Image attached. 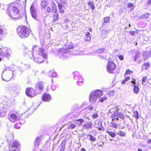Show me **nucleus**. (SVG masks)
<instances>
[{
  "mask_svg": "<svg viewBox=\"0 0 151 151\" xmlns=\"http://www.w3.org/2000/svg\"><path fill=\"white\" fill-rule=\"evenodd\" d=\"M54 14L53 16V20L54 21H56L58 20V14L57 12L53 13Z\"/></svg>",
  "mask_w": 151,
  "mask_h": 151,
  "instance_id": "obj_25",
  "label": "nucleus"
},
{
  "mask_svg": "<svg viewBox=\"0 0 151 151\" xmlns=\"http://www.w3.org/2000/svg\"><path fill=\"white\" fill-rule=\"evenodd\" d=\"M133 91L135 93L137 94L139 91V88L138 86L134 85L133 88Z\"/></svg>",
  "mask_w": 151,
  "mask_h": 151,
  "instance_id": "obj_26",
  "label": "nucleus"
},
{
  "mask_svg": "<svg viewBox=\"0 0 151 151\" xmlns=\"http://www.w3.org/2000/svg\"><path fill=\"white\" fill-rule=\"evenodd\" d=\"M131 83L134 84V86L135 85V84L136 83V82L135 81V80H134V81H131Z\"/></svg>",
  "mask_w": 151,
  "mask_h": 151,
  "instance_id": "obj_60",
  "label": "nucleus"
},
{
  "mask_svg": "<svg viewBox=\"0 0 151 151\" xmlns=\"http://www.w3.org/2000/svg\"><path fill=\"white\" fill-rule=\"evenodd\" d=\"M26 95L30 97H33L37 94L35 91L32 88H27L25 92Z\"/></svg>",
  "mask_w": 151,
  "mask_h": 151,
  "instance_id": "obj_9",
  "label": "nucleus"
},
{
  "mask_svg": "<svg viewBox=\"0 0 151 151\" xmlns=\"http://www.w3.org/2000/svg\"><path fill=\"white\" fill-rule=\"evenodd\" d=\"M11 51L10 49L5 47L2 51L1 52H0V55L2 56H5L8 57L10 55V53Z\"/></svg>",
  "mask_w": 151,
  "mask_h": 151,
  "instance_id": "obj_13",
  "label": "nucleus"
},
{
  "mask_svg": "<svg viewBox=\"0 0 151 151\" xmlns=\"http://www.w3.org/2000/svg\"><path fill=\"white\" fill-rule=\"evenodd\" d=\"M77 84L78 86H81L83 84V82L82 81H79L77 82Z\"/></svg>",
  "mask_w": 151,
  "mask_h": 151,
  "instance_id": "obj_45",
  "label": "nucleus"
},
{
  "mask_svg": "<svg viewBox=\"0 0 151 151\" xmlns=\"http://www.w3.org/2000/svg\"><path fill=\"white\" fill-rule=\"evenodd\" d=\"M51 8L50 7H47V12L48 13H49L50 12H51Z\"/></svg>",
  "mask_w": 151,
  "mask_h": 151,
  "instance_id": "obj_55",
  "label": "nucleus"
},
{
  "mask_svg": "<svg viewBox=\"0 0 151 151\" xmlns=\"http://www.w3.org/2000/svg\"><path fill=\"white\" fill-rule=\"evenodd\" d=\"M51 7L52 8V12L53 13L57 12L58 10L57 9V6L52 1L51 2Z\"/></svg>",
  "mask_w": 151,
  "mask_h": 151,
  "instance_id": "obj_19",
  "label": "nucleus"
},
{
  "mask_svg": "<svg viewBox=\"0 0 151 151\" xmlns=\"http://www.w3.org/2000/svg\"><path fill=\"white\" fill-rule=\"evenodd\" d=\"M144 59L146 60L147 58L151 56V49L148 51H146L143 53Z\"/></svg>",
  "mask_w": 151,
  "mask_h": 151,
  "instance_id": "obj_15",
  "label": "nucleus"
},
{
  "mask_svg": "<svg viewBox=\"0 0 151 151\" xmlns=\"http://www.w3.org/2000/svg\"><path fill=\"white\" fill-rule=\"evenodd\" d=\"M6 115V113L3 112L2 111L0 110V117H3Z\"/></svg>",
  "mask_w": 151,
  "mask_h": 151,
  "instance_id": "obj_40",
  "label": "nucleus"
},
{
  "mask_svg": "<svg viewBox=\"0 0 151 151\" xmlns=\"http://www.w3.org/2000/svg\"><path fill=\"white\" fill-rule=\"evenodd\" d=\"M132 72L130 71L128 69L127 70L126 72V74H130V73H132Z\"/></svg>",
  "mask_w": 151,
  "mask_h": 151,
  "instance_id": "obj_49",
  "label": "nucleus"
},
{
  "mask_svg": "<svg viewBox=\"0 0 151 151\" xmlns=\"http://www.w3.org/2000/svg\"><path fill=\"white\" fill-rule=\"evenodd\" d=\"M133 115L136 119H138L139 118V113L137 111H136L134 112Z\"/></svg>",
  "mask_w": 151,
  "mask_h": 151,
  "instance_id": "obj_35",
  "label": "nucleus"
},
{
  "mask_svg": "<svg viewBox=\"0 0 151 151\" xmlns=\"http://www.w3.org/2000/svg\"><path fill=\"white\" fill-rule=\"evenodd\" d=\"M148 4L150 5L151 4V0H148L147 1Z\"/></svg>",
  "mask_w": 151,
  "mask_h": 151,
  "instance_id": "obj_63",
  "label": "nucleus"
},
{
  "mask_svg": "<svg viewBox=\"0 0 151 151\" xmlns=\"http://www.w3.org/2000/svg\"><path fill=\"white\" fill-rule=\"evenodd\" d=\"M44 86V83L40 81L38 82L37 84L35 86V89L37 93H41L42 92V90Z\"/></svg>",
  "mask_w": 151,
  "mask_h": 151,
  "instance_id": "obj_11",
  "label": "nucleus"
},
{
  "mask_svg": "<svg viewBox=\"0 0 151 151\" xmlns=\"http://www.w3.org/2000/svg\"><path fill=\"white\" fill-rule=\"evenodd\" d=\"M81 151H86L85 149L83 148H82L81 149Z\"/></svg>",
  "mask_w": 151,
  "mask_h": 151,
  "instance_id": "obj_64",
  "label": "nucleus"
},
{
  "mask_svg": "<svg viewBox=\"0 0 151 151\" xmlns=\"http://www.w3.org/2000/svg\"><path fill=\"white\" fill-rule=\"evenodd\" d=\"M69 52V50L66 48H62L60 49L59 50V52L61 54L66 53L68 52Z\"/></svg>",
  "mask_w": 151,
  "mask_h": 151,
  "instance_id": "obj_23",
  "label": "nucleus"
},
{
  "mask_svg": "<svg viewBox=\"0 0 151 151\" xmlns=\"http://www.w3.org/2000/svg\"><path fill=\"white\" fill-rule=\"evenodd\" d=\"M58 5L60 12L61 13H64L65 9V6H63L62 4L60 2L58 3Z\"/></svg>",
  "mask_w": 151,
  "mask_h": 151,
  "instance_id": "obj_17",
  "label": "nucleus"
},
{
  "mask_svg": "<svg viewBox=\"0 0 151 151\" xmlns=\"http://www.w3.org/2000/svg\"><path fill=\"white\" fill-rule=\"evenodd\" d=\"M117 134L121 137H124L125 136L126 133L124 132L120 131L117 133Z\"/></svg>",
  "mask_w": 151,
  "mask_h": 151,
  "instance_id": "obj_28",
  "label": "nucleus"
},
{
  "mask_svg": "<svg viewBox=\"0 0 151 151\" xmlns=\"http://www.w3.org/2000/svg\"><path fill=\"white\" fill-rule=\"evenodd\" d=\"M3 32V30L2 28H0V35L2 34Z\"/></svg>",
  "mask_w": 151,
  "mask_h": 151,
  "instance_id": "obj_57",
  "label": "nucleus"
},
{
  "mask_svg": "<svg viewBox=\"0 0 151 151\" xmlns=\"http://www.w3.org/2000/svg\"><path fill=\"white\" fill-rule=\"evenodd\" d=\"M76 125L73 124H71L68 128L69 129H73L75 128Z\"/></svg>",
  "mask_w": 151,
  "mask_h": 151,
  "instance_id": "obj_41",
  "label": "nucleus"
},
{
  "mask_svg": "<svg viewBox=\"0 0 151 151\" xmlns=\"http://www.w3.org/2000/svg\"><path fill=\"white\" fill-rule=\"evenodd\" d=\"M106 132L108 133L111 137H115L116 136V134L112 132L107 131Z\"/></svg>",
  "mask_w": 151,
  "mask_h": 151,
  "instance_id": "obj_30",
  "label": "nucleus"
},
{
  "mask_svg": "<svg viewBox=\"0 0 151 151\" xmlns=\"http://www.w3.org/2000/svg\"><path fill=\"white\" fill-rule=\"evenodd\" d=\"M118 57L121 60H122L124 59V56L122 55H119L118 56Z\"/></svg>",
  "mask_w": 151,
  "mask_h": 151,
  "instance_id": "obj_47",
  "label": "nucleus"
},
{
  "mask_svg": "<svg viewBox=\"0 0 151 151\" xmlns=\"http://www.w3.org/2000/svg\"><path fill=\"white\" fill-rule=\"evenodd\" d=\"M126 81H127L125 79H124L122 81V84H124L126 82Z\"/></svg>",
  "mask_w": 151,
  "mask_h": 151,
  "instance_id": "obj_61",
  "label": "nucleus"
},
{
  "mask_svg": "<svg viewBox=\"0 0 151 151\" xmlns=\"http://www.w3.org/2000/svg\"><path fill=\"white\" fill-rule=\"evenodd\" d=\"M60 58L62 60H64L67 59L68 58V57L66 55H62L60 56Z\"/></svg>",
  "mask_w": 151,
  "mask_h": 151,
  "instance_id": "obj_38",
  "label": "nucleus"
},
{
  "mask_svg": "<svg viewBox=\"0 0 151 151\" xmlns=\"http://www.w3.org/2000/svg\"><path fill=\"white\" fill-rule=\"evenodd\" d=\"M120 109L117 106H114L108 110V113L111 114V118L112 121L110 122L111 126L116 128L118 126L119 119H124L125 116L119 111Z\"/></svg>",
  "mask_w": 151,
  "mask_h": 151,
  "instance_id": "obj_2",
  "label": "nucleus"
},
{
  "mask_svg": "<svg viewBox=\"0 0 151 151\" xmlns=\"http://www.w3.org/2000/svg\"><path fill=\"white\" fill-rule=\"evenodd\" d=\"M10 151H18L19 150V144L18 142L14 141L12 144H9Z\"/></svg>",
  "mask_w": 151,
  "mask_h": 151,
  "instance_id": "obj_7",
  "label": "nucleus"
},
{
  "mask_svg": "<svg viewBox=\"0 0 151 151\" xmlns=\"http://www.w3.org/2000/svg\"><path fill=\"white\" fill-rule=\"evenodd\" d=\"M140 53L139 52L136 51L134 56L136 57L137 58H139V57Z\"/></svg>",
  "mask_w": 151,
  "mask_h": 151,
  "instance_id": "obj_46",
  "label": "nucleus"
},
{
  "mask_svg": "<svg viewBox=\"0 0 151 151\" xmlns=\"http://www.w3.org/2000/svg\"><path fill=\"white\" fill-rule=\"evenodd\" d=\"M133 6V4L131 3H128L127 4V6L128 7H132Z\"/></svg>",
  "mask_w": 151,
  "mask_h": 151,
  "instance_id": "obj_53",
  "label": "nucleus"
},
{
  "mask_svg": "<svg viewBox=\"0 0 151 151\" xmlns=\"http://www.w3.org/2000/svg\"><path fill=\"white\" fill-rule=\"evenodd\" d=\"M92 127L91 124L89 122H87L84 124L83 125L84 128L86 129H88L89 128H91Z\"/></svg>",
  "mask_w": 151,
  "mask_h": 151,
  "instance_id": "obj_24",
  "label": "nucleus"
},
{
  "mask_svg": "<svg viewBox=\"0 0 151 151\" xmlns=\"http://www.w3.org/2000/svg\"><path fill=\"white\" fill-rule=\"evenodd\" d=\"M20 89V87L19 84L16 83L13 85L11 87V91H17Z\"/></svg>",
  "mask_w": 151,
  "mask_h": 151,
  "instance_id": "obj_16",
  "label": "nucleus"
},
{
  "mask_svg": "<svg viewBox=\"0 0 151 151\" xmlns=\"http://www.w3.org/2000/svg\"><path fill=\"white\" fill-rule=\"evenodd\" d=\"M147 76H145L143 77L142 79V81L143 82H145L146 81L147 79Z\"/></svg>",
  "mask_w": 151,
  "mask_h": 151,
  "instance_id": "obj_48",
  "label": "nucleus"
},
{
  "mask_svg": "<svg viewBox=\"0 0 151 151\" xmlns=\"http://www.w3.org/2000/svg\"><path fill=\"white\" fill-rule=\"evenodd\" d=\"M39 138L37 137L35 141V145H36L38 146L39 145Z\"/></svg>",
  "mask_w": 151,
  "mask_h": 151,
  "instance_id": "obj_42",
  "label": "nucleus"
},
{
  "mask_svg": "<svg viewBox=\"0 0 151 151\" xmlns=\"http://www.w3.org/2000/svg\"><path fill=\"white\" fill-rule=\"evenodd\" d=\"M53 71L50 70L48 73V76L50 77H51L52 76V73H53Z\"/></svg>",
  "mask_w": 151,
  "mask_h": 151,
  "instance_id": "obj_50",
  "label": "nucleus"
},
{
  "mask_svg": "<svg viewBox=\"0 0 151 151\" xmlns=\"http://www.w3.org/2000/svg\"><path fill=\"white\" fill-rule=\"evenodd\" d=\"M97 125L99 126L98 128L99 130H102L104 129L103 127L102 126L101 122H99L97 124Z\"/></svg>",
  "mask_w": 151,
  "mask_h": 151,
  "instance_id": "obj_36",
  "label": "nucleus"
},
{
  "mask_svg": "<svg viewBox=\"0 0 151 151\" xmlns=\"http://www.w3.org/2000/svg\"><path fill=\"white\" fill-rule=\"evenodd\" d=\"M105 50L104 48H101L98 49L96 50V52L98 53H101L103 52Z\"/></svg>",
  "mask_w": 151,
  "mask_h": 151,
  "instance_id": "obj_31",
  "label": "nucleus"
},
{
  "mask_svg": "<svg viewBox=\"0 0 151 151\" xmlns=\"http://www.w3.org/2000/svg\"><path fill=\"white\" fill-rule=\"evenodd\" d=\"M8 117L9 121L12 122H16L19 119V117L14 113L9 114Z\"/></svg>",
  "mask_w": 151,
  "mask_h": 151,
  "instance_id": "obj_12",
  "label": "nucleus"
},
{
  "mask_svg": "<svg viewBox=\"0 0 151 151\" xmlns=\"http://www.w3.org/2000/svg\"><path fill=\"white\" fill-rule=\"evenodd\" d=\"M110 21V18L109 17H106L104 18V23H109Z\"/></svg>",
  "mask_w": 151,
  "mask_h": 151,
  "instance_id": "obj_33",
  "label": "nucleus"
},
{
  "mask_svg": "<svg viewBox=\"0 0 151 151\" xmlns=\"http://www.w3.org/2000/svg\"><path fill=\"white\" fill-rule=\"evenodd\" d=\"M42 99L44 101H49L51 100V98L49 94L44 93L42 96Z\"/></svg>",
  "mask_w": 151,
  "mask_h": 151,
  "instance_id": "obj_14",
  "label": "nucleus"
},
{
  "mask_svg": "<svg viewBox=\"0 0 151 151\" xmlns=\"http://www.w3.org/2000/svg\"><path fill=\"white\" fill-rule=\"evenodd\" d=\"M47 5V3L46 1H43L41 2V6L42 7L44 8Z\"/></svg>",
  "mask_w": 151,
  "mask_h": 151,
  "instance_id": "obj_34",
  "label": "nucleus"
},
{
  "mask_svg": "<svg viewBox=\"0 0 151 151\" xmlns=\"http://www.w3.org/2000/svg\"><path fill=\"white\" fill-rule=\"evenodd\" d=\"M56 75H57L56 73L55 72H53V73H52V76L51 77H55L56 76Z\"/></svg>",
  "mask_w": 151,
  "mask_h": 151,
  "instance_id": "obj_51",
  "label": "nucleus"
},
{
  "mask_svg": "<svg viewBox=\"0 0 151 151\" xmlns=\"http://www.w3.org/2000/svg\"><path fill=\"white\" fill-rule=\"evenodd\" d=\"M145 67V70H147V68H149L150 66V63L148 62H147L146 63H145L143 65Z\"/></svg>",
  "mask_w": 151,
  "mask_h": 151,
  "instance_id": "obj_32",
  "label": "nucleus"
},
{
  "mask_svg": "<svg viewBox=\"0 0 151 151\" xmlns=\"http://www.w3.org/2000/svg\"><path fill=\"white\" fill-rule=\"evenodd\" d=\"M107 99V97L106 96H104L102 98H101L99 100V101L101 102H103L105 100H106Z\"/></svg>",
  "mask_w": 151,
  "mask_h": 151,
  "instance_id": "obj_39",
  "label": "nucleus"
},
{
  "mask_svg": "<svg viewBox=\"0 0 151 151\" xmlns=\"http://www.w3.org/2000/svg\"><path fill=\"white\" fill-rule=\"evenodd\" d=\"M56 88V86L55 85H52L51 86V89L52 90H55Z\"/></svg>",
  "mask_w": 151,
  "mask_h": 151,
  "instance_id": "obj_54",
  "label": "nucleus"
},
{
  "mask_svg": "<svg viewBox=\"0 0 151 151\" xmlns=\"http://www.w3.org/2000/svg\"><path fill=\"white\" fill-rule=\"evenodd\" d=\"M130 79L129 77H127L126 78L125 80L127 81H128Z\"/></svg>",
  "mask_w": 151,
  "mask_h": 151,
  "instance_id": "obj_62",
  "label": "nucleus"
},
{
  "mask_svg": "<svg viewBox=\"0 0 151 151\" xmlns=\"http://www.w3.org/2000/svg\"><path fill=\"white\" fill-rule=\"evenodd\" d=\"M17 31L19 37L21 38H24L29 36L31 30L28 27L21 26L17 28Z\"/></svg>",
  "mask_w": 151,
  "mask_h": 151,
  "instance_id": "obj_4",
  "label": "nucleus"
},
{
  "mask_svg": "<svg viewBox=\"0 0 151 151\" xmlns=\"http://www.w3.org/2000/svg\"><path fill=\"white\" fill-rule=\"evenodd\" d=\"M88 5L90 6L93 10L94 9L95 6L94 5L93 3L92 2L89 1L88 2Z\"/></svg>",
  "mask_w": 151,
  "mask_h": 151,
  "instance_id": "obj_29",
  "label": "nucleus"
},
{
  "mask_svg": "<svg viewBox=\"0 0 151 151\" xmlns=\"http://www.w3.org/2000/svg\"><path fill=\"white\" fill-rule=\"evenodd\" d=\"M103 95V92L97 90L92 92L90 94L89 101L91 103L95 102L98 98H100Z\"/></svg>",
  "mask_w": 151,
  "mask_h": 151,
  "instance_id": "obj_5",
  "label": "nucleus"
},
{
  "mask_svg": "<svg viewBox=\"0 0 151 151\" xmlns=\"http://www.w3.org/2000/svg\"><path fill=\"white\" fill-rule=\"evenodd\" d=\"M6 12L9 16L14 20L19 18L20 16L18 9L13 5L9 4Z\"/></svg>",
  "mask_w": 151,
  "mask_h": 151,
  "instance_id": "obj_3",
  "label": "nucleus"
},
{
  "mask_svg": "<svg viewBox=\"0 0 151 151\" xmlns=\"http://www.w3.org/2000/svg\"><path fill=\"white\" fill-rule=\"evenodd\" d=\"M149 16V14L147 13L144 14L142 15V17L144 18H148Z\"/></svg>",
  "mask_w": 151,
  "mask_h": 151,
  "instance_id": "obj_37",
  "label": "nucleus"
},
{
  "mask_svg": "<svg viewBox=\"0 0 151 151\" xmlns=\"http://www.w3.org/2000/svg\"><path fill=\"white\" fill-rule=\"evenodd\" d=\"M116 67V65L114 62L112 61H109L107 65V71L109 73H112L111 71L114 70Z\"/></svg>",
  "mask_w": 151,
  "mask_h": 151,
  "instance_id": "obj_10",
  "label": "nucleus"
},
{
  "mask_svg": "<svg viewBox=\"0 0 151 151\" xmlns=\"http://www.w3.org/2000/svg\"><path fill=\"white\" fill-rule=\"evenodd\" d=\"M92 116L93 118L95 119L98 116V115L97 114H93V115H92Z\"/></svg>",
  "mask_w": 151,
  "mask_h": 151,
  "instance_id": "obj_52",
  "label": "nucleus"
},
{
  "mask_svg": "<svg viewBox=\"0 0 151 151\" xmlns=\"http://www.w3.org/2000/svg\"><path fill=\"white\" fill-rule=\"evenodd\" d=\"M104 145V142H101V144H98V146L99 147H101L102 146Z\"/></svg>",
  "mask_w": 151,
  "mask_h": 151,
  "instance_id": "obj_59",
  "label": "nucleus"
},
{
  "mask_svg": "<svg viewBox=\"0 0 151 151\" xmlns=\"http://www.w3.org/2000/svg\"><path fill=\"white\" fill-rule=\"evenodd\" d=\"M93 108L92 106H89L88 107L86 108V110L87 111L88 110H89V112H91V111L93 109Z\"/></svg>",
  "mask_w": 151,
  "mask_h": 151,
  "instance_id": "obj_44",
  "label": "nucleus"
},
{
  "mask_svg": "<svg viewBox=\"0 0 151 151\" xmlns=\"http://www.w3.org/2000/svg\"><path fill=\"white\" fill-rule=\"evenodd\" d=\"M74 78L76 80H80L81 77L78 72L76 71L73 73Z\"/></svg>",
  "mask_w": 151,
  "mask_h": 151,
  "instance_id": "obj_18",
  "label": "nucleus"
},
{
  "mask_svg": "<svg viewBox=\"0 0 151 151\" xmlns=\"http://www.w3.org/2000/svg\"><path fill=\"white\" fill-rule=\"evenodd\" d=\"M24 55L29 57L38 63H42L44 59L47 58V55L44 53V50L42 48H39L36 46L33 47L32 51L27 50L24 53Z\"/></svg>",
  "mask_w": 151,
  "mask_h": 151,
  "instance_id": "obj_1",
  "label": "nucleus"
},
{
  "mask_svg": "<svg viewBox=\"0 0 151 151\" xmlns=\"http://www.w3.org/2000/svg\"><path fill=\"white\" fill-rule=\"evenodd\" d=\"M90 33L89 32H87L85 35L84 39L86 41H88L91 40V37L90 36Z\"/></svg>",
  "mask_w": 151,
  "mask_h": 151,
  "instance_id": "obj_22",
  "label": "nucleus"
},
{
  "mask_svg": "<svg viewBox=\"0 0 151 151\" xmlns=\"http://www.w3.org/2000/svg\"><path fill=\"white\" fill-rule=\"evenodd\" d=\"M31 15L33 18L35 20L38 21L39 20L37 13L36 8L35 6L32 4L30 9Z\"/></svg>",
  "mask_w": 151,
  "mask_h": 151,
  "instance_id": "obj_6",
  "label": "nucleus"
},
{
  "mask_svg": "<svg viewBox=\"0 0 151 151\" xmlns=\"http://www.w3.org/2000/svg\"><path fill=\"white\" fill-rule=\"evenodd\" d=\"M66 46H67V48L66 49H68L69 51L70 49H72L73 47V46L71 43H70L69 45H67Z\"/></svg>",
  "mask_w": 151,
  "mask_h": 151,
  "instance_id": "obj_43",
  "label": "nucleus"
},
{
  "mask_svg": "<svg viewBox=\"0 0 151 151\" xmlns=\"http://www.w3.org/2000/svg\"><path fill=\"white\" fill-rule=\"evenodd\" d=\"M6 70H8L9 71L7 73L6 79L3 78L2 76V78L3 80L4 81H8L12 78L14 75V71H12L9 67L6 68L5 69V71H6Z\"/></svg>",
  "mask_w": 151,
  "mask_h": 151,
  "instance_id": "obj_8",
  "label": "nucleus"
},
{
  "mask_svg": "<svg viewBox=\"0 0 151 151\" xmlns=\"http://www.w3.org/2000/svg\"><path fill=\"white\" fill-rule=\"evenodd\" d=\"M66 143V140H63L61 144L60 145V148L63 149L64 150L65 149V144Z\"/></svg>",
  "mask_w": 151,
  "mask_h": 151,
  "instance_id": "obj_27",
  "label": "nucleus"
},
{
  "mask_svg": "<svg viewBox=\"0 0 151 151\" xmlns=\"http://www.w3.org/2000/svg\"><path fill=\"white\" fill-rule=\"evenodd\" d=\"M74 122L76 124L79 126H81L82 124L84 122V120L83 119H80L76 120Z\"/></svg>",
  "mask_w": 151,
  "mask_h": 151,
  "instance_id": "obj_21",
  "label": "nucleus"
},
{
  "mask_svg": "<svg viewBox=\"0 0 151 151\" xmlns=\"http://www.w3.org/2000/svg\"><path fill=\"white\" fill-rule=\"evenodd\" d=\"M87 138H88L89 140L92 142H95L96 140V138L95 137H93L92 135L90 134L87 135Z\"/></svg>",
  "mask_w": 151,
  "mask_h": 151,
  "instance_id": "obj_20",
  "label": "nucleus"
},
{
  "mask_svg": "<svg viewBox=\"0 0 151 151\" xmlns=\"http://www.w3.org/2000/svg\"><path fill=\"white\" fill-rule=\"evenodd\" d=\"M24 66L26 68H28L30 67V65L29 64H25Z\"/></svg>",
  "mask_w": 151,
  "mask_h": 151,
  "instance_id": "obj_56",
  "label": "nucleus"
},
{
  "mask_svg": "<svg viewBox=\"0 0 151 151\" xmlns=\"http://www.w3.org/2000/svg\"><path fill=\"white\" fill-rule=\"evenodd\" d=\"M109 94L111 95V96L113 95L114 94V91H110V92H109Z\"/></svg>",
  "mask_w": 151,
  "mask_h": 151,
  "instance_id": "obj_58",
  "label": "nucleus"
}]
</instances>
